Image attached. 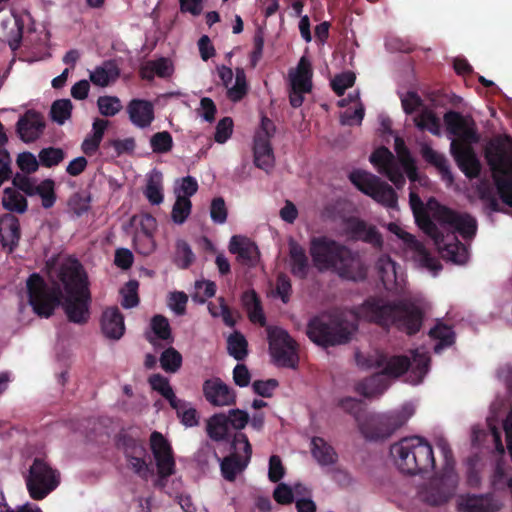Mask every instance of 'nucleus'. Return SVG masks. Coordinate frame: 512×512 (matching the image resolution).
Masks as SVG:
<instances>
[{"instance_id": "nucleus-1", "label": "nucleus", "mask_w": 512, "mask_h": 512, "mask_svg": "<svg viewBox=\"0 0 512 512\" xmlns=\"http://www.w3.org/2000/svg\"><path fill=\"white\" fill-rule=\"evenodd\" d=\"M433 217L441 226L451 229L452 233L445 237L426 211L415 215L418 226L434 241L443 259L455 264H465L469 257L468 249L455 233H459L465 239L474 237L477 231L475 218L444 205L437 206Z\"/></svg>"}, {"instance_id": "nucleus-2", "label": "nucleus", "mask_w": 512, "mask_h": 512, "mask_svg": "<svg viewBox=\"0 0 512 512\" xmlns=\"http://www.w3.org/2000/svg\"><path fill=\"white\" fill-rule=\"evenodd\" d=\"M29 304L40 317L49 318L61 305L67 319L75 324H86L90 318V291L63 295L61 287H50L38 273H32L26 281Z\"/></svg>"}, {"instance_id": "nucleus-3", "label": "nucleus", "mask_w": 512, "mask_h": 512, "mask_svg": "<svg viewBox=\"0 0 512 512\" xmlns=\"http://www.w3.org/2000/svg\"><path fill=\"white\" fill-rule=\"evenodd\" d=\"M358 315L366 322L383 329L396 328L407 335L417 334L423 323L424 312L407 299L387 300L370 296L358 308Z\"/></svg>"}, {"instance_id": "nucleus-4", "label": "nucleus", "mask_w": 512, "mask_h": 512, "mask_svg": "<svg viewBox=\"0 0 512 512\" xmlns=\"http://www.w3.org/2000/svg\"><path fill=\"white\" fill-rule=\"evenodd\" d=\"M309 253L319 272L333 271L340 278L355 282L367 277V267L360 255L327 236L311 238Z\"/></svg>"}, {"instance_id": "nucleus-5", "label": "nucleus", "mask_w": 512, "mask_h": 512, "mask_svg": "<svg viewBox=\"0 0 512 512\" xmlns=\"http://www.w3.org/2000/svg\"><path fill=\"white\" fill-rule=\"evenodd\" d=\"M355 359L359 367L363 369L382 368L381 374L391 378H398L410 371L417 383L423 380L430 366V356L426 352H419L418 349L412 350L410 356H388L378 350L367 355L358 352Z\"/></svg>"}, {"instance_id": "nucleus-6", "label": "nucleus", "mask_w": 512, "mask_h": 512, "mask_svg": "<svg viewBox=\"0 0 512 512\" xmlns=\"http://www.w3.org/2000/svg\"><path fill=\"white\" fill-rule=\"evenodd\" d=\"M390 454L403 474L423 475L434 470L432 445L423 437H404L390 447Z\"/></svg>"}, {"instance_id": "nucleus-7", "label": "nucleus", "mask_w": 512, "mask_h": 512, "mask_svg": "<svg viewBox=\"0 0 512 512\" xmlns=\"http://www.w3.org/2000/svg\"><path fill=\"white\" fill-rule=\"evenodd\" d=\"M485 159L489 165L500 199L512 207V140L509 136H497L485 147Z\"/></svg>"}, {"instance_id": "nucleus-8", "label": "nucleus", "mask_w": 512, "mask_h": 512, "mask_svg": "<svg viewBox=\"0 0 512 512\" xmlns=\"http://www.w3.org/2000/svg\"><path fill=\"white\" fill-rule=\"evenodd\" d=\"M306 334L313 343L323 348L346 344L351 339V331L345 321L327 313L312 317L307 324Z\"/></svg>"}, {"instance_id": "nucleus-9", "label": "nucleus", "mask_w": 512, "mask_h": 512, "mask_svg": "<svg viewBox=\"0 0 512 512\" xmlns=\"http://www.w3.org/2000/svg\"><path fill=\"white\" fill-rule=\"evenodd\" d=\"M24 480L29 496L41 501L60 485L61 474L44 458L35 457L24 474Z\"/></svg>"}, {"instance_id": "nucleus-10", "label": "nucleus", "mask_w": 512, "mask_h": 512, "mask_svg": "<svg viewBox=\"0 0 512 512\" xmlns=\"http://www.w3.org/2000/svg\"><path fill=\"white\" fill-rule=\"evenodd\" d=\"M349 180L358 190L376 202L387 208H397V193L378 176L363 170H354L349 174Z\"/></svg>"}, {"instance_id": "nucleus-11", "label": "nucleus", "mask_w": 512, "mask_h": 512, "mask_svg": "<svg viewBox=\"0 0 512 512\" xmlns=\"http://www.w3.org/2000/svg\"><path fill=\"white\" fill-rule=\"evenodd\" d=\"M269 352L277 366L295 369L299 362L297 343L289 333L278 326L267 327Z\"/></svg>"}, {"instance_id": "nucleus-12", "label": "nucleus", "mask_w": 512, "mask_h": 512, "mask_svg": "<svg viewBox=\"0 0 512 512\" xmlns=\"http://www.w3.org/2000/svg\"><path fill=\"white\" fill-rule=\"evenodd\" d=\"M56 281L52 287L62 286L64 294H77L89 290V280L79 260L69 258L55 270Z\"/></svg>"}, {"instance_id": "nucleus-13", "label": "nucleus", "mask_w": 512, "mask_h": 512, "mask_svg": "<svg viewBox=\"0 0 512 512\" xmlns=\"http://www.w3.org/2000/svg\"><path fill=\"white\" fill-rule=\"evenodd\" d=\"M276 126L267 116H262L259 129L254 135V164L256 167L268 171L274 165V153L271 138L274 136Z\"/></svg>"}, {"instance_id": "nucleus-14", "label": "nucleus", "mask_w": 512, "mask_h": 512, "mask_svg": "<svg viewBox=\"0 0 512 512\" xmlns=\"http://www.w3.org/2000/svg\"><path fill=\"white\" fill-rule=\"evenodd\" d=\"M457 483L458 479L454 471H444L439 478L431 481L421 491V498L429 505H442L454 496Z\"/></svg>"}, {"instance_id": "nucleus-15", "label": "nucleus", "mask_w": 512, "mask_h": 512, "mask_svg": "<svg viewBox=\"0 0 512 512\" xmlns=\"http://www.w3.org/2000/svg\"><path fill=\"white\" fill-rule=\"evenodd\" d=\"M240 445H243L245 459H242L240 455L233 453L224 457L220 464L223 478L230 482H233L236 479L237 474L246 468L252 455V446L247 435L242 432H237L231 440V446L233 449L238 450L240 449Z\"/></svg>"}, {"instance_id": "nucleus-16", "label": "nucleus", "mask_w": 512, "mask_h": 512, "mask_svg": "<svg viewBox=\"0 0 512 512\" xmlns=\"http://www.w3.org/2000/svg\"><path fill=\"white\" fill-rule=\"evenodd\" d=\"M443 120L446 130L453 135L452 141H459L462 144H476L480 140L475 121L471 117L463 116L460 112L447 111Z\"/></svg>"}, {"instance_id": "nucleus-17", "label": "nucleus", "mask_w": 512, "mask_h": 512, "mask_svg": "<svg viewBox=\"0 0 512 512\" xmlns=\"http://www.w3.org/2000/svg\"><path fill=\"white\" fill-rule=\"evenodd\" d=\"M407 421L403 414L380 415L361 426V432L370 440H382L390 437Z\"/></svg>"}, {"instance_id": "nucleus-18", "label": "nucleus", "mask_w": 512, "mask_h": 512, "mask_svg": "<svg viewBox=\"0 0 512 512\" xmlns=\"http://www.w3.org/2000/svg\"><path fill=\"white\" fill-rule=\"evenodd\" d=\"M206 401L215 407L232 406L236 404V392L219 377L210 378L202 385Z\"/></svg>"}, {"instance_id": "nucleus-19", "label": "nucleus", "mask_w": 512, "mask_h": 512, "mask_svg": "<svg viewBox=\"0 0 512 512\" xmlns=\"http://www.w3.org/2000/svg\"><path fill=\"white\" fill-rule=\"evenodd\" d=\"M450 153L458 168L469 179L479 176L481 165L474 152L472 144H462L459 141H451Z\"/></svg>"}, {"instance_id": "nucleus-20", "label": "nucleus", "mask_w": 512, "mask_h": 512, "mask_svg": "<svg viewBox=\"0 0 512 512\" xmlns=\"http://www.w3.org/2000/svg\"><path fill=\"white\" fill-rule=\"evenodd\" d=\"M217 71L223 86L227 89V98L232 102L241 101L248 93V83L244 69L240 67L235 69V84L231 87L230 84L234 76L232 69L221 65L217 67Z\"/></svg>"}, {"instance_id": "nucleus-21", "label": "nucleus", "mask_w": 512, "mask_h": 512, "mask_svg": "<svg viewBox=\"0 0 512 512\" xmlns=\"http://www.w3.org/2000/svg\"><path fill=\"white\" fill-rule=\"evenodd\" d=\"M21 235L20 221L15 215L6 213L0 217V244L6 253L16 250Z\"/></svg>"}, {"instance_id": "nucleus-22", "label": "nucleus", "mask_w": 512, "mask_h": 512, "mask_svg": "<svg viewBox=\"0 0 512 512\" xmlns=\"http://www.w3.org/2000/svg\"><path fill=\"white\" fill-rule=\"evenodd\" d=\"M45 122L40 113L28 110L21 116L16 125V131L20 139L25 143L36 141L43 133Z\"/></svg>"}, {"instance_id": "nucleus-23", "label": "nucleus", "mask_w": 512, "mask_h": 512, "mask_svg": "<svg viewBox=\"0 0 512 512\" xmlns=\"http://www.w3.org/2000/svg\"><path fill=\"white\" fill-rule=\"evenodd\" d=\"M126 110L129 120L138 128H147L154 121V106L149 100L132 99L128 103Z\"/></svg>"}, {"instance_id": "nucleus-24", "label": "nucleus", "mask_w": 512, "mask_h": 512, "mask_svg": "<svg viewBox=\"0 0 512 512\" xmlns=\"http://www.w3.org/2000/svg\"><path fill=\"white\" fill-rule=\"evenodd\" d=\"M288 248L291 274L300 280H305L310 271V263L305 249L294 239L289 240Z\"/></svg>"}, {"instance_id": "nucleus-25", "label": "nucleus", "mask_w": 512, "mask_h": 512, "mask_svg": "<svg viewBox=\"0 0 512 512\" xmlns=\"http://www.w3.org/2000/svg\"><path fill=\"white\" fill-rule=\"evenodd\" d=\"M101 330L109 338L118 340L125 331L124 316L116 306L108 307L102 313Z\"/></svg>"}, {"instance_id": "nucleus-26", "label": "nucleus", "mask_w": 512, "mask_h": 512, "mask_svg": "<svg viewBox=\"0 0 512 512\" xmlns=\"http://www.w3.org/2000/svg\"><path fill=\"white\" fill-rule=\"evenodd\" d=\"M349 228L355 239L368 243L376 249L382 248L383 238L375 226H368L363 220H354L349 224Z\"/></svg>"}, {"instance_id": "nucleus-27", "label": "nucleus", "mask_w": 512, "mask_h": 512, "mask_svg": "<svg viewBox=\"0 0 512 512\" xmlns=\"http://www.w3.org/2000/svg\"><path fill=\"white\" fill-rule=\"evenodd\" d=\"M241 303L246 310L249 320L258 323L260 326L266 325V318L263 313L261 300L255 290H246L242 293Z\"/></svg>"}, {"instance_id": "nucleus-28", "label": "nucleus", "mask_w": 512, "mask_h": 512, "mask_svg": "<svg viewBox=\"0 0 512 512\" xmlns=\"http://www.w3.org/2000/svg\"><path fill=\"white\" fill-rule=\"evenodd\" d=\"M381 372L364 379L356 385V392L365 398H372L382 395L388 388L389 383L383 378Z\"/></svg>"}, {"instance_id": "nucleus-29", "label": "nucleus", "mask_w": 512, "mask_h": 512, "mask_svg": "<svg viewBox=\"0 0 512 512\" xmlns=\"http://www.w3.org/2000/svg\"><path fill=\"white\" fill-rule=\"evenodd\" d=\"M312 66L306 57H301L295 73H290V82L292 87L302 88V91H311L312 89Z\"/></svg>"}, {"instance_id": "nucleus-30", "label": "nucleus", "mask_w": 512, "mask_h": 512, "mask_svg": "<svg viewBox=\"0 0 512 512\" xmlns=\"http://www.w3.org/2000/svg\"><path fill=\"white\" fill-rule=\"evenodd\" d=\"M120 75V70L114 61H105L102 66L95 68L90 74V80L94 85L105 87L115 82Z\"/></svg>"}, {"instance_id": "nucleus-31", "label": "nucleus", "mask_w": 512, "mask_h": 512, "mask_svg": "<svg viewBox=\"0 0 512 512\" xmlns=\"http://www.w3.org/2000/svg\"><path fill=\"white\" fill-rule=\"evenodd\" d=\"M311 445V453L320 465L329 466L337 462V453L323 438L313 437Z\"/></svg>"}, {"instance_id": "nucleus-32", "label": "nucleus", "mask_w": 512, "mask_h": 512, "mask_svg": "<svg viewBox=\"0 0 512 512\" xmlns=\"http://www.w3.org/2000/svg\"><path fill=\"white\" fill-rule=\"evenodd\" d=\"M116 445L123 450L125 457L132 455H146L147 450L143 441L127 431H121L116 436Z\"/></svg>"}, {"instance_id": "nucleus-33", "label": "nucleus", "mask_w": 512, "mask_h": 512, "mask_svg": "<svg viewBox=\"0 0 512 512\" xmlns=\"http://www.w3.org/2000/svg\"><path fill=\"white\" fill-rule=\"evenodd\" d=\"M207 434L216 442L229 439V423L226 413H216L209 418L207 421Z\"/></svg>"}, {"instance_id": "nucleus-34", "label": "nucleus", "mask_w": 512, "mask_h": 512, "mask_svg": "<svg viewBox=\"0 0 512 512\" xmlns=\"http://www.w3.org/2000/svg\"><path fill=\"white\" fill-rule=\"evenodd\" d=\"M148 383L151 389L158 392L162 397H164L169 402L172 408H177V404H181L180 399L176 397L173 388L169 383L168 378L164 377L159 373L152 374L148 378Z\"/></svg>"}, {"instance_id": "nucleus-35", "label": "nucleus", "mask_w": 512, "mask_h": 512, "mask_svg": "<svg viewBox=\"0 0 512 512\" xmlns=\"http://www.w3.org/2000/svg\"><path fill=\"white\" fill-rule=\"evenodd\" d=\"M2 205L5 210L23 214L28 209L27 199L15 188L3 190Z\"/></svg>"}, {"instance_id": "nucleus-36", "label": "nucleus", "mask_w": 512, "mask_h": 512, "mask_svg": "<svg viewBox=\"0 0 512 512\" xmlns=\"http://www.w3.org/2000/svg\"><path fill=\"white\" fill-rule=\"evenodd\" d=\"M421 155L426 162L435 166L442 174L443 179L449 182L453 181V175L450 171L446 158L431 148L429 145H424L421 148Z\"/></svg>"}, {"instance_id": "nucleus-37", "label": "nucleus", "mask_w": 512, "mask_h": 512, "mask_svg": "<svg viewBox=\"0 0 512 512\" xmlns=\"http://www.w3.org/2000/svg\"><path fill=\"white\" fill-rule=\"evenodd\" d=\"M421 155L426 162L435 166L442 174L443 179L449 182L453 181V175L450 171L446 158L431 148L429 145H424L421 148Z\"/></svg>"}, {"instance_id": "nucleus-38", "label": "nucleus", "mask_w": 512, "mask_h": 512, "mask_svg": "<svg viewBox=\"0 0 512 512\" xmlns=\"http://www.w3.org/2000/svg\"><path fill=\"white\" fill-rule=\"evenodd\" d=\"M229 251L236 254L243 263L252 264L257 254V247L249 242L244 243L238 236H233L229 243Z\"/></svg>"}, {"instance_id": "nucleus-39", "label": "nucleus", "mask_w": 512, "mask_h": 512, "mask_svg": "<svg viewBox=\"0 0 512 512\" xmlns=\"http://www.w3.org/2000/svg\"><path fill=\"white\" fill-rule=\"evenodd\" d=\"M227 351L237 361H242L247 357L248 341L241 332L234 331L229 335L227 338Z\"/></svg>"}, {"instance_id": "nucleus-40", "label": "nucleus", "mask_w": 512, "mask_h": 512, "mask_svg": "<svg viewBox=\"0 0 512 512\" xmlns=\"http://www.w3.org/2000/svg\"><path fill=\"white\" fill-rule=\"evenodd\" d=\"M429 336L438 339L434 351L439 353L443 348L451 346L455 341V333L451 327L444 324H437L429 331Z\"/></svg>"}, {"instance_id": "nucleus-41", "label": "nucleus", "mask_w": 512, "mask_h": 512, "mask_svg": "<svg viewBox=\"0 0 512 512\" xmlns=\"http://www.w3.org/2000/svg\"><path fill=\"white\" fill-rule=\"evenodd\" d=\"M417 128L428 130L434 135H439L440 120L436 114L429 109H423L419 115L414 118Z\"/></svg>"}, {"instance_id": "nucleus-42", "label": "nucleus", "mask_w": 512, "mask_h": 512, "mask_svg": "<svg viewBox=\"0 0 512 512\" xmlns=\"http://www.w3.org/2000/svg\"><path fill=\"white\" fill-rule=\"evenodd\" d=\"M463 512H493L488 498L484 496L469 495L460 503Z\"/></svg>"}, {"instance_id": "nucleus-43", "label": "nucleus", "mask_w": 512, "mask_h": 512, "mask_svg": "<svg viewBox=\"0 0 512 512\" xmlns=\"http://www.w3.org/2000/svg\"><path fill=\"white\" fill-rule=\"evenodd\" d=\"M159 361L165 372L175 373L182 365V355L175 348L169 347L162 352Z\"/></svg>"}, {"instance_id": "nucleus-44", "label": "nucleus", "mask_w": 512, "mask_h": 512, "mask_svg": "<svg viewBox=\"0 0 512 512\" xmlns=\"http://www.w3.org/2000/svg\"><path fill=\"white\" fill-rule=\"evenodd\" d=\"M72 102L69 99H59L53 102L50 109L51 119L59 125H63L71 117Z\"/></svg>"}, {"instance_id": "nucleus-45", "label": "nucleus", "mask_w": 512, "mask_h": 512, "mask_svg": "<svg viewBox=\"0 0 512 512\" xmlns=\"http://www.w3.org/2000/svg\"><path fill=\"white\" fill-rule=\"evenodd\" d=\"M417 244V246H411L409 250L415 252L416 260L420 265L433 271L441 269L439 261L429 253L423 243L417 240Z\"/></svg>"}, {"instance_id": "nucleus-46", "label": "nucleus", "mask_w": 512, "mask_h": 512, "mask_svg": "<svg viewBox=\"0 0 512 512\" xmlns=\"http://www.w3.org/2000/svg\"><path fill=\"white\" fill-rule=\"evenodd\" d=\"M195 260L190 245L182 239L176 242L175 263L179 268L187 269Z\"/></svg>"}, {"instance_id": "nucleus-47", "label": "nucleus", "mask_w": 512, "mask_h": 512, "mask_svg": "<svg viewBox=\"0 0 512 512\" xmlns=\"http://www.w3.org/2000/svg\"><path fill=\"white\" fill-rule=\"evenodd\" d=\"M150 326L157 339L172 342L171 327L165 316L160 314L154 315L151 319Z\"/></svg>"}, {"instance_id": "nucleus-48", "label": "nucleus", "mask_w": 512, "mask_h": 512, "mask_svg": "<svg viewBox=\"0 0 512 512\" xmlns=\"http://www.w3.org/2000/svg\"><path fill=\"white\" fill-rule=\"evenodd\" d=\"M192 209V203L187 197L178 195L173 205L171 218L176 224H183L189 217Z\"/></svg>"}, {"instance_id": "nucleus-49", "label": "nucleus", "mask_w": 512, "mask_h": 512, "mask_svg": "<svg viewBox=\"0 0 512 512\" xmlns=\"http://www.w3.org/2000/svg\"><path fill=\"white\" fill-rule=\"evenodd\" d=\"M150 447L154 458L160 456L173 455V450L168 440L158 431H153L150 435Z\"/></svg>"}, {"instance_id": "nucleus-50", "label": "nucleus", "mask_w": 512, "mask_h": 512, "mask_svg": "<svg viewBox=\"0 0 512 512\" xmlns=\"http://www.w3.org/2000/svg\"><path fill=\"white\" fill-rule=\"evenodd\" d=\"M65 153L61 148L47 147L40 150L38 154L39 163L47 168L58 165L63 161Z\"/></svg>"}, {"instance_id": "nucleus-51", "label": "nucleus", "mask_w": 512, "mask_h": 512, "mask_svg": "<svg viewBox=\"0 0 512 512\" xmlns=\"http://www.w3.org/2000/svg\"><path fill=\"white\" fill-rule=\"evenodd\" d=\"M133 242L136 252L143 256L152 254L156 249V242L152 234L135 232Z\"/></svg>"}, {"instance_id": "nucleus-52", "label": "nucleus", "mask_w": 512, "mask_h": 512, "mask_svg": "<svg viewBox=\"0 0 512 512\" xmlns=\"http://www.w3.org/2000/svg\"><path fill=\"white\" fill-rule=\"evenodd\" d=\"M36 195L42 200V206L46 209L51 208L56 202L55 183L48 178L38 184Z\"/></svg>"}, {"instance_id": "nucleus-53", "label": "nucleus", "mask_w": 512, "mask_h": 512, "mask_svg": "<svg viewBox=\"0 0 512 512\" xmlns=\"http://www.w3.org/2000/svg\"><path fill=\"white\" fill-rule=\"evenodd\" d=\"M150 145L154 153H167L173 148V138L168 131L157 132L150 138Z\"/></svg>"}, {"instance_id": "nucleus-54", "label": "nucleus", "mask_w": 512, "mask_h": 512, "mask_svg": "<svg viewBox=\"0 0 512 512\" xmlns=\"http://www.w3.org/2000/svg\"><path fill=\"white\" fill-rule=\"evenodd\" d=\"M181 404H177L176 410L177 416L181 419V423L186 427L197 426L199 423L197 411L193 407H189V403L180 399Z\"/></svg>"}, {"instance_id": "nucleus-55", "label": "nucleus", "mask_w": 512, "mask_h": 512, "mask_svg": "<svg viewBox=\"0 0 512 512\" xmlns=\"http://www.w3.org/2000/svg\"><path fill=\"white\" fill-rule=\"evenodd\" d=\"M138 287L139 284L136 280H130L125 284V287L121 290L123 295L121 305L123 308L130 309L139 304Z\"/></svg>"}, {"instance_id": "nucleus-56", "label": "nucleus", "mask_w": 512, "mask_h": 512, "mask_svg": "<svg viewBox=\"0 0 512 512\" xmlns=\"http://www.w3.org/2000/svg\"><path fill=\"white\" fill-rule=\"evenodd\" d=\"M97 105L100 113L106 117H113L122 109L121 101L116 96H100Z\"/></svg>"}, {"instance_id": "nucleus-57", "label": "nucleus", "mask_w": 512, "mask_h": 512, "mask_svg": "<svg viewBox=\"0 0 512 512\" xmlns=\"http://www.w3.org/2000/svg\"><path fill=\"white\" fill-rule=\"evenodd\" d=\"M355 80V74L351 71H346L336 75L331 80V88L337 96H342L344 95L346 89L354 85Z\"/></svg>"}, {"instance_id": "nucleus-58", "label": "nucleus", "mask_w": 512, "mask_h": 512, "mask_svg": "<svg viewBox=\"0 0 512 512\" xmlns=\"http://www.w3.org/2000/svg\"><path fill=\"white\" fill-rule=\"evenodd\" d=\"M394 160V155L385 146L376 149L370 156V162L378 168L379 172H381V169L391 165Z\"/></svg>"}, {"instance_id": "nucleus-59", "label": "nucleus", "mask_w": 512, "mask_h": 512, "mask_svg": "<svg viewBox=\"0 0 512 512\" xmlns=\"http://www.w3.org/2000/svg\"><path fill=\"white\" fill-rule=\"evenodd\" d=\"M275 292L284 304L290 301L292 284L288 275L283 272L277 275Z\"/></svg>"}, {"instance_id": "nucleus-60", "label": "nucleus", "mask_w": 512, "mask_h": 512, "mask_svg": "<svg viewBox=\"0 0 512 512\" xmlns=\"http://www.w3.org/2000/svg\"><path fill=\"white\" fill-rule=\"evenodd\" d=\"M229 426L237 431L244 429L249 423L250 416L245 410L230 409L226 414Z\"/></svg>"}, {"instance_id": "nucleus-61", "label": "nucleus", "mask_w": 512, "mask_h": 512, "mask_svg": "<svg viewBox=\"0 0 512 512\" xmlns=\"http://www.w3.org/2000/svg\"><path fill=\"white\" fill-rule=\"evenodd\" d=\"M155 461L160 479H167L175 473L174 455L160 456L155 458Z\"/></svg>"}, {"instance_id": "nucleus-62", "label": "nucleus", "mask_w": 512, "mask_h": 512, "mask_svg": "<svg viewBox=\"0 0 512 512\" xmlns=\"http://www.w3.org/2000/svg\"><path fill=\"white\" fill-rule=\"evenodd\" d=\"M144 195L152 205H159L163 202V189L159 181L150 178L144 190Z\"/></svg>"}, {"instance_id": "nucleus-63", "label": "nucleus", "mask_w": 512, "mask_h": 512, "mask_svg": "<svg viewBox=\"0 0 512 512\" xmlns=\"http://www.w3.org/2000/svg\"><path fill=\"white\" fill-rule=\"evenodd\" d=\"M227 208L222 197H216L212 200L210 206V216L214 223L223 224L227 220Z\"/></svg>"}, {"instance_id": "nucleus-64", "label": "nucleus", "mask_w": 512, "mask_h": 512, "mask_svg": "<svg viewBox=\"0 0 512 512\" xmlns=\"http://www.w3.org/2000/svg\"><path fill=\"white\" fill-rule=\"evenodd\" d=\"M233 132V120L230 117L222 118L215 129L214 140L217 143H225L232 135Z\"/></svg>"}]
</instances>
